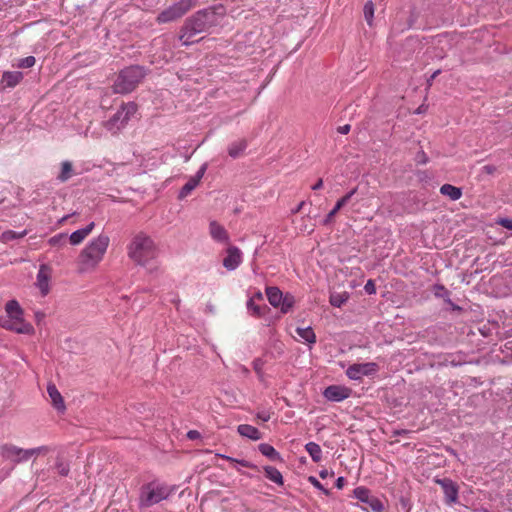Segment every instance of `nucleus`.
Wrapping results in <instances>:
<instances>
[{"label":"nucleus","mask_w":512,"mask_h":512,"mask_svg":"<svg viewBox=\"0 0 512 512\" xmlns=\"http://www.w3.org/2000/svg\"><path fill=\"white\" fill-rule=\"evenodd\" d=\"M408 434L407 430H396L394 431V435H406Z\"/></svg>","instance_id":"nucleus-59"},{"label":"nucleus","mask_w":512,"mask_h":512,"mask_svg":"<svg viewBox=\"0 0 512 512\" xmlns=\"http://www.w3.org/2000/svg\"><path fill=\"white\" fill-rule=\"evenodd\" d=\"M433 291L436 297L443 298L447 303L452 304L450 300V292L443 285H435Z\"/></svg>","instance_id":"nucleus-37"},{"label":"nucleus","mask_w":512,"mask_h":512,"mask_svg":"<svg viewBox=\"0 0 512 512\" xmlns=\"http://www.w3.org/2000/svg\"><path fill=\"white\" fill-rule=\"evenodd\" d=\"M209 235L214 241L221 244H228L230 241L228 231L216 220H211L209 223Z\"/></svg>","instance_id":"nucleus-14"},{"label":"nucleus","mask_w":512,"mask_h":512,"mask_svg":"<svg viewBox=\"0 0 512 512\" xmlns=\"http://www.w3.org/2000/svg\"><path fill=\"white\" fill-rule=\"evenodd\" d=\"M364 18L369 26H372L374 17V4L371 0L367 1L363 9Z\"/></svg>","instance_id":"nucleus-36"},{"label":"nucleus","mask_w":512,"mask_h":512,"mask_svg":"<svg viewBox=\"0 0 512 512\" xmlns=\"http://www.w3.org/2000/svg\"><path fill=\"white\" fill-rule=\"evenodd\" d=\"M257 418L260 419L263 422H267L270 420L271 415L267 411H261L257 413Z\"/></svg>","instance_id":"nucleus-48"},{"label":"nucleus","mask_w":512,"mask_h":512,"mask_svg":"<svg viewBox=\"0 0 512 512\" xmlns=\"http://www.w3.org/2000/svg\"><path fill=\"white\" fill-rule=\"evenodd\" d=\"M26 235H27V230H23L21 232H16V231H13V230H7V231H4L2 233L1 239H2L3 242H9V241H12V240H15V239L23 238Z\"/></svg>","instance_id":"nucleus-33"},{"label":"nucleus","mask_w":512,"mask_h":512,"mask_svg":"<svg viewBox=\"0 0 512 512\" xmlns=\"http://www.w3.org/2000/svg\"><path fill=\"white\" fill-rule=\"evenodd\" d=\"M305 450L307 451V453L310 455L311 459L314 461V462H320L321 459H322V450H321V447L315 443V442H308L306 445H305Z\"/></svg>","instance_id":"nucleus-29"},{"label":"nucleus","mask_w":512,"mask_h":512,"mask_svg":"<svg viewBox=\"0 0 512 512\" xmlns=\"http://www.w3.org/2000/svg\"><path fill=\"white\" fill-rule=\"evenodd\" d=\"M342 207L336 202L334 208L323 219L322 224L328 226L332 223L334 216L339 212Z\"/></svg>","instance_id":"nucleus-39"},{"label":"nucleus","mask_w":512,"mask_h":512,"mask_svg":"<svg viewBox=\"0 0 512 512\" xmlns=\"http://www.w3.org/2000/svg\"><path fill=\"white\" fill-rule=\"evenodd\" d=\"M222 458L232 462V463H237L243 467H247V468H255V466L253 464H251L250 462L246 461V460H239V459H235V458H232L230 456H226V455H220Z\"/></svg>","instance_id":"nucleus-43"},{"label":"nucleus","mask_w":512,"mask_h":512,"mask_svg":"<svg viewBox=\"0 0 512 512\" xmlns=\"http://www.w3.org/2000/svg\"><path fill=\"white\" fill-rule=\"evenodd\" d=\"M263 361L260 358H257L253 361V368L257 373L262 371Z\"/></svg>","instance_id":"nucleus-49"},{"label":"nucleus","mask_w":512,"mask_h":512,"mask_svg":"<svg viewBox=\"0 0 512 512\" xmlns=\"http://www.w3.org/2000/svg\"><path fill=\"white\" fill-rule=\"evenodd\" d=\"M346 483V480L344 477H338L336 482H335V486L338 488V489H342L344 487Z\"/></svg>","instance_id":"nucleus-53"},{"label":"nucleus","mask_w":512,"mask_h":512,"mask_svg":"<svg viewBox=\"0 0 512 512\" xmlns=\"http://www.w3.org/2000/svg\"><path fill=\"white\" fill-rule=\"evenodd\" d=\"M23 79V73L20 71H6L2 75L1 84L4 88H14Z\"/></svg>","instance_id":"nucleus-18"},{"label":"nucleus","mask_w":512,"mask_h":512,"mask_svg":"<svg viewBox=\"0 0 512 512\" xmlns=\"http://www.w3.org/2000/svg\"><path fill=\"white\" fill-rule=\"evenodd\" d=\"M264 471H265L266 477L270 481H272L278 485H283V483H284L283 476L277 468H275L273 466H265Z\"/></svg>","instance_id":"nucleus-28"},{"label":"nucleus","mask_w":512,"mask_h":512,"mask_svg":"<svg viewBox=\"0 0 512 512\" xmlns=\"http://www.w3.org/2000/svg\"><path fill=\"white\" fill-rule=\"evenodd\" d=\"M435 482L440 485L444 496L445 503L448 505L455 504L458 501V485L450 478L436 479Z\"/></svg>","instance_id":"nucleus-11"},{"label":"nucleus","mask_w":512,"mask_h":512,"mask_svg":"<svg viewBox=\"0 0 512 512\" xmlns=\"http://www.w3.org/2000/svg\"><path fill=\"white\" fill-rule=\"evenodd\" d=\"M45 318V314L43 312H36L35 313V319H36V322L39 324L43 319Z\"/></svg>","instance_id":"nucleus-54"},{"label":"nucleus","mask_w":512,"mask_h":512,"mask_svg":"<svg viewBox=\"0 0 512 512\" xmlns=\"http://www.w3.org/2000/svg\"><path fill=\"white\" fill-rule=\"evenodd\" d=\"M251 298H254V301L255 300L262 301L263 300V294L260 291H258Z\"/></svg>","instance_id":"nucleus-57"},{"label":"nucleus","mask_w":512,"mask_h":512,"mask_svg":"<svg viewBox=\"0 0 512 512\" xmlns=\"http://www.w3.org/2000/svg\"><path fill=\"white\" fill-rule=\"evenodd\" d=\"M73 175V166L70 161H63L61 163V172L57 176V179L60 182H66L68 181Z\"/></svg>","instance_id":"nucleus-31"},{"label":"nucleus","mask_w":512,"mask_h":512,"mask_svg":"<svg viewBox=\"0 0 512 512\" xmlns=\"http://www.w3.org/2000/svg\"><path fill=\"white\" fill-rule=\"evenodd\" d=\"M485 169H487L488 172H491V168L489 166H486Z\"/></svg>","instance_id":"nucleus-62"},{"label":"nucleus","mask_w":512,"mask_h":512,"mask_svg":"<svg viewBox=\"0 0 512 512\" xmlns=\"http://www.w3.org/2000/svg\"><path fill=\"white\" fill-rule=\"evenodd\" d=\"M350 128H351V127H350V125H349V124H346V125H343V126H339V127L337 128V131H338L340 134L345 135V134H348V133H349Z\"/></svg>","instance_id":"nucleus-52"},{"label":"nucleus","mask_w":512,"mask_h":512,"mask_svg":"<svg viewBox=\"0 0 512 512\" xmlns=\"http://www.w3.org/2000/svg\"><path fill=\"white\" fill-rule=\"evenodd\" d=\"M247 310L249 313L257 318L263 317L270 309L267 305H257L254 302V298H250L247 301Z\"/></svg>","instance_id":"nucleus-25"},{"label":"nucleus","mask_w":512,"mask_h":512,"mask_svg":"<svg viewBox=\"0 0 512 512\" xmlns=\"http://www.w3.org/2000/svg\"><path fill=\"white\" fill-rule=\"evenodd\" d=\"M350 394L351 389L339 385L328 386L323 392L324 397L333 402H341L347 399Z\"/></svg>","instance_id":"nucleus-12"},{"label":"nucleus","mask_w":512,"mask_h":512,"mask_svg":"<svg viewBox=\"0 0 512 512\" xmlns=\"http://www.w3.org/2000/svg\"><path fill=\"white\" fill-rule=\"evenodd\" d=\"M364 290L368 294H374L376 292L375 284L372 280H368L364 286Z\"/></svg>","instance_id":"nucleus-46"},{"label":"nucleus","mask_w":512,"mask_h":512,"mask_svg":"<svg viewBox=\"0 0 512 512\" xmlns=\"http://www.w3.org/2000/svg\"><path fill=\"white\" fill-rule=\"evenodd\" d=\"M146 76V70L140 65H131L122 69L114 84L113 91L117 94L132 92Z\"/></svg>","instance_id":"nucleus-4"},{"label":"nucleus","mask_w":512,"mask_h":512,"mask_svg":"<svg viewBox=\"0 0 512 512\" xmlns=\"http://www.w3.org/2000/svg\"><path fill=\"white\" fill-rule=\"evenodd\" d=\"M440 193L442 195L448 196L453 201L460 199L462 196L461 189L451 184L442 185L440 188Z\"/></svg>","instance_id":"nucleus-27"},{"label":"nucleus","mask_w":512,"mask_h":512,"mask_svg":"<svg viewBox=\"0 0 512 512\" xmlns=\"http://www.w3.org/2000/svg\"><path fill=\"white\" fill-rule=\"evenodd\" d=\"M304 204H305V202H301V203L298 205V207L296 208L295 212H299V211L302 209V207L304 206Z\"/></svg>","instance_id":"nucleus-61"},{"label":"nucleus","mask_w":512,"mask_h":512,"mask_svg":"<svg viewBox=\"0 0 512 512\" xmlns=\"http://www.w3.org/2000/svg\"><path fill=\"white\" fill-rule=\"evenodd\" d=\"M0 326L19 334L30 335L34 333L33 326L30 323L26 322L25 320H17L9 317L1 318Z\"/></svg>","instance_id":"nucleus-9"},{"label":"nucleus","mask_w":512,"mask_h":512,"mask_svg":"<svg viewBox=\"0 0 512 512\" xmlns=\"http://www.w3.org/2000/svg\"><path fill=\"white\" fill-rule=\"evenodd\" d=\"M5 311L7 314V317L14 318L17 320H24L23 319V309L19 305L18 301L16 300H10L5 305Z\"/></svg>","instance_id":"nucleus-22"},{"label":"nucleus","mask_w":512,"mask_h":512,"mask_svg":"<svg viewBox=\"0 0 512 512\" xmlns=\"http://www.w3.org/2000/svg\"><path fill=\"white\" fill-rule=\"evenodd\" d=\"M120 110L124 112L123 121L128 122L131 116L137 112V105L134 102H129L127 104H123Z\"/></svg>","instance_id":"nucleus-35"},{"label":"nucleus","mask_w":512,"mask_h":512,"mask_svg":"<svg viewBox=\"0 0 512 512\" xmlns=\"http://www.w3.org/2000/svg\"><path fill=\"white\" fill-rule=\"evenodd\" d=\"M357 192V188L352 189L347 194H345L342 198H340L337 203L343 208L346 204L349 203V201L352 199V197Z\"/></svg>","instance_id":"nucleus-44"},{"label":"nucleus","mask_w":512,"mask_h":512,"mask_svg":"<svg viewBox=\"0 0 512 512\" xmlns=\"http://www.w3.org/2000/svg\"><path fill=\"white\" fill-rule=\"evenodd\" d=\"M50 276H51L50 268L45 264L40 265L39 271L37 273L36 285L39 288V290L43 296H46L49 293Z\"/></svg>","instance_id":"nucleus-16"},{"label":"nucleus","mask_w":512,"mask_h":512,"mask_svg":"<svg viewBox=\"0 0 512 512\" xmlns=\"http://www.w3.org/2000/svg\"><path fill=\"white\" fill-rule=\"evenodd\" d=\"M0 455L3 459L15 464L29 460L27 449L19 448L13 444H3L0 446Z\"/></svg>","instance_id":"nucleus-7"},{"label":"nucleus","mask_w":512,"mask_h":512,"mask_svg":"<svg viewBox=\"0 0 512 512\" xmlns=\"http://www.w3.org/2000/svg\"><path fill=\"white\" fill-rule=\"evenodd\" d=\"M123 113L124 112L121 110H118L109 120L105 122V128L112 133H117L127 124V121H123Z\"/></svg>","instance_id":"nucleus-17"},{"label":"nucleus","mask_w":512,"mask_h":512,"mask_svg":"<svg viewBox=\"0 0 512 512\" xmlns=\"http://www.w3.org/2000/svg\"><path fill=\"white\" fill-rule=\"evenodd\" d=\"M197 0H179L173 5L163 10L157 16L158 23H168L175 21L185 15L190 9L196 6Z\"/></svg>","instance_id":"nucleus-6"},{"label":"nucleus","mask_w":512,"mask_h":512,"mask_svg":"<svg viewBox=\"0 0 512 512\" xmlns=\"http://www.w3.org/2000/svg\"><path fill=\"white\" fill-rule=\"evenodd\" d=\"M200 433L197 430H190L187 432V438L190 440H196L200 438Z\"/></svg>","instance_id":"nucleus-51"},{"label":"nucleus","mask_w":512,"mask_h":512,"mask_svg":"<svg viewBox=\"0 0 512 512\" xmlns=\"http://www.w3.org/2000/svg\"><path fill=\"white\" fill-rule=\"evenodd\" d=\"M323 186V180L320 178L318 181L312 186L313 190H319Z\"/></svg>","instance_id":"nucleus-56"},{"label":"nucleus","mask_w":512,"mask_h":512,"mask_svg":"<svg viewBox=\"0 0 512 512\" xmlns=\"http://www.w3.org/2000/svg\"><path fill=\"white\" fill-rule=\"evenodd\" d=\"M259 451L262 455L266 456L272 461H281L282 457L279 452H277L273 446L267 443H262L258 446Z\"/></svg>","instance_id":"nucleus-26"},{"label":"nucleus","mask_w":512,"mask_h":512,"mask_svg":"<svg viewBox=\"0 0 512 512\" xmlns=\"http://www.w3.org/2000/svg\"><path fill=\"white\" fill-rule=\"evenodd\" d=\"M328 474L329 473L327 470H322V471H320L319 476L324 479L328 476Z\"/></svg>","instance_id":"nucleus-60"},{"label":"nucleus","mask_w":512,"mask_h":512,"mask_svg":"<svg viewBox=\"0 0 512 512\" xmlns=\"http://www.w3.org/2000/svg\"><path fill=\"white\" fill-rule=\"evenodd\" d=\"M265 292L269 303L273 307L278 308L281 302H283L284 294L282 293V291L276 286H269L266 287Z\"/></svg>","instance_id":"nucleus-20"},{"label":"nucleus","mask_w":512,"mask_h":512,"mask_svg":"<svg viewBox=\"0 0 512 512\" xmlns=\"http://www.w3.org/2000/svg\"><path fill=\"white\" fill-rule=\"evenodd\" d=\"M242 262V252L236 246H230L227 249V256L223 259V266L227 270H235Z\"/></svg>","instance_id":"nucleus-15"},{"label":"nucleus","mask_w":512,"mask_h":512,"mask_svg":"<svg viewBox=\"0 0 512 512\" xmlns=\"http://www.w3.org/2000/svg\"><path fill=\"white\" fill-rule=\"evenodd\" d=\"M66 239H67V235L64 233H60V234H57V235L51 237L48 240V243L51 246H61V245L65 244Z\"/></svg>","instance_id":"nucleus-40"},{"label":"nucleus","mask_w":512,"mask_h":512,"mask_svg":"<svg viewBox=\"0 0 512 512\" xmlns=\"http://www.w3.org/2000/svg\"><path fill=\"white\" fill-rule=\"evenodd\" d=\"M497 223L508 230H512V220L511 219L501 218L498 220Z\"/></svg>","instance_id":"nucleus-47"},{"label":"nucleus","mask_w":512,"mask_h":512,"mask_svg":"<svg viewBox=\"0 0 512 512\" xmlns=\"http://www.w3.org/2000/svg\"><path fill=\"white\" fill-rule=\"evenodd\" d=\"M439 73H440V70L435 71V72L431 75L430 79H428V83H429V84H431V82L436 78V76H437Z\"/></svg>","instance_id":"nucleus-58"},{"label":"nucleus","mask_w":512,"mask_h":512,"mask_svg":"<svg viewBox=\"0 0 512 512\" xmlns=\"http://www.w3.org/2000/svg\"><path fill=\"white\" fill-rule=\"evenodd\" d=\"M158 249L153 239L144 232H138L127 246V255L136 264L145 266L157 256Z\"/></svg>","instance_id":"nucleus-2"},{"label":"nucleus","mask_w":512,"mask_h":512,"mask_svg":"<svg viewBox=\"0 0 512 512\" xmlns=\"http://www.w3.org/2000/svg\"><path fill=\"white\" fill-rule=\"evenodd\" d=\"M47 392H48L49 397L51 398L53 406L58 411H64L65 410L64 400H63V397L61 396L60 392L56 388V386L54 384H49L47 386Z\"/></svg>","instance_id":"nucleus-21"},{"label":"nucleus","mask_w":512,"mask_h":512,"mask_svg":"<svg viewBox=\"0 0 512 512\" xmlns=\"http://www.w3.org/2000/svg\"><path fill=\"white\" fill-rule=\"evenodd\" d=\"M57 471V473L60 475V476H67L70 472V466L68 463L62 461L61 459H57L56 463H55V467H54Z\"/></svg>","instance_id":"nucleus-38"},{"label":"nucleus","mask_w":512,"mask_h":512,"mask_svg":"<svg viewBox=\"0 0 512 512\" xmlns=\"http://www.w3.org/2000/svg\"><path fill=\"white\" fill-rule=\"evenodd\" d=\"M297 335L308 344H314L316 342V335L311 327L296 329Z\"/></svg>","instance_id":"nucleus-30"},{"label":"nucleus","mask_w":512,"mask_h":512,"mask_svg":"<svg viewBox=\"0 0 512 512\" xmlns=\"http://www.w3.org/2000/svg\"><path fill=\"white\" fill-rule=\"evenodd\" d=\"M376 370L377 365L373 362L353 364L346 370V375L352 380H360L363 376L375 373Z\"/></svg>","instance_id":"nucleus-10"},{"label":"nucleus","mask_w":512,"mask_h":512,"mask_svg":"<svg viewBox=\"0 0 512 512\" xmlns=\"http://www.w3.org/2000/svg\"><path fill=\"white\" fill-rule=\"evenodd\" d=\"M173 493V487L158 480H153L141 486L138 506L140 509L149 508L168 499Z\"/></svg>","instance_id":"nucleus-3"},{"label":"nucleus","mask_w":512,"mask_h":512,"mask_svg":"<svg viewBox=\"0 0 512 512\" xmlns=\"http://www.w3.org/2000/svg\"><path fill=\"white\" fill-rule=\"evenodd\" d=\"M300 229L304 232L311 233L313 231V225H307V223H304Z\"/></svg>","instance_id":"nucleus-55"},{"label":"nucleus","mask_w":512,"mask_h":512,"mask_svg":"<svg viewBox=\"0 0 512 512\" xmlns=\"http://www.w3.org/2000/svg\"><path fill=\"white\" fill-rule=\"evenodd\" d=\"M416 160H417V162H418L419 164H426V163H427V161H428V158H427L426 154H425L423 151H421V152H419V153L417 154V156H416Z\"/></svg>","instance_id":"nucleus-50"},{"label":"nucleus","mask_w":512,"mask_h":512,"mask_svg":"<svg viewBox=\"0 0 512 512\" xmlns=\"http://www.w3.org/2000/svg\"><path fill=\"white\" fill-rule=\"evenodd\" d=\"M294 304H295L294 296L290 293H286L283 296V302H281L279 307H280L281 312L283 314H286L293 308Z\"/></svg>","instance_id":"nucleus-32"},{"label":"nucleus","mask_w":512,"mask_h":512,"mask_svg":"<svg viewBox=\"0 0 512 512\" xmlns=\"http://www.w3.org/2000/svg\"><path fill=\"white\" fill-rule=\"evenodd\" d=\"M109 241L107 235L100 234L82 250L79 261L83 270L94 268L102 260L108 248Z\"/></svg>","instance_id":"nucleus-5"},{"label":"nucleus","mask_w":512,"mask_h":512,"mask_svg":"<svg viewBox=\"0 0 512 512\" xmlns=\"http://www.w3.org/2000/svg\"><path fill=\"white\" fill-rule=\"evenodd\" d=\"M36 59L34 56H28L25 58H22L18 62L19 68H31L35 65Z\"/></svg>","instance_id":"nucleus-42"},{"label":"nucleus","mask_w":512,"mask_h":512,"mask_svg":"<svg viewBox=\"0 0 512 512\" xmlns=\"http://www.w3.org/2000/svg\"><path fill=\"white\" fill-rule=\"evenodd\" d=\"M94 226L95 223L91 222L86 227L74 231L69 237L70 243L72 245L80 244L92 232Z\"/></svg>","instance_id":"nucleus-19"},{"label":"nucleus","mask_w":512,"mask_h":512,"mask_svg":"<svg viewBox=\"0 0 512 512\" xmlns=\"http://www.w3.org/2000/svg\"><path fill=\"white\" fill-rule=\"evenodd\" d=\"M237 431L241 436L247 437L251 440H259L262 438L261 432L256 427L249 424L239 425Z\"/></svg>","instance_id":"nucleus-23"},{"label":"nucleus","mask_w":512,"mask_h":512,"mask_svg":"<svg viewBox=\"0 0 512 512\" xmlns=\"http://www.w3.org/2000/svg\"><path fill=\"white\" fill-rule=\"evenodd\" d=\"M220 16L214 8H205L186 18L179 32V40L184 46H190L196 41L193 37L209 31L219 24Z\"/></svg>","instance_id":"nucleus-1"},{"label":"nucleus","mask_w":512,"mask_h":512,"mask_svg":"<svg viewBox=\"0 0 512 512\" xmlns=\"http://www.w3.org/2000/svg\"><path fill=\"white\" fill-rule=\"evenodd\" d=\"M247 148V141L245 139H240L232 142L228 147V154L232 158H238L243 154V152Z\"/></svg>","instance_id":"nucleus-24"},{"label":"nucleus","mask_w":512,"mask_h":512,"mask_svg":"<svg viewBox=\"0 0 512 512\" xmlns=\"http://www.w3.org/2000/svg\"><path fill=\"white\" fill-rule=\"evenodd\" d=\"M354 496L361 502L365 503L367 507L365 510H372L374 512H382L384 506L382 502L375 496L371 495L370 491L365 487H357L354 489Z\"/></svg>","instance_id":"nucleus-8"},{"label":"nucleus","mask_w":512,"mask_h":512,"mask_svg":"<svg viewBox=\"0 0 512 512\" xmlns=\"http://www.w3.org/2000/svg\"><path fill=\"white\" fill-rule=\"evenodd\" d=\"M349 298V295L344 293H332L330 296V304L334 307H341Z\"/></svg>","instance_id":"nucleus-34"},{"label":"nucleus","mask_w":512,"mask_h":512,"mask_svg":"<svg viewBox=\"0 0 512 512\" xmlns=\"http://www.w3.org/2000/svg\"><path fill=\"white\" fill-rule=\"evenodd\" d=\"M207 163H204L201 165L197 173L191 177L187 183L181 188L179 192V198L183 199L186 196H188L199 184L200 180L204 176L206 170H207Z\"/></svg>","instance_id":"nucleus-13"},{"label":"nucleus","mask_w":512,"mask_h":512,"mask_svg":"<svg viewBox=\"0 0 512 512\" xmlns=\"http://www.w3.org/2000/svg\"><path fill=\"white\" fill-rule=\"evenodd\" d=\"M49 451H50V449L47 446H40V447H36V448L27 449L28 459H30L33 456H37L39 454H46Z\"/></svg>","instance_id":"nucleus-41"},{"label":"nucleus","mask_w":512,"mask_h":512,"mask_svg":"<svg viewBox=\"0 0 512 512\" xmlns=\"http://www.w3.org/2000/svg\"><path fill=\"white\" fill-rule=\"evenodd\" d=\"M308 481L317 489L321 490L325 495H329V490L324 488V486L317 480L316 477L310 476Z\"/></svg>","instance_id":"nucleus-45"}]
</instances>
